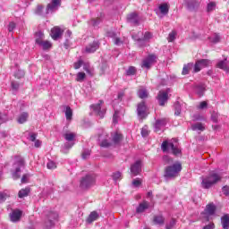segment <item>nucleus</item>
<instances>
[{"label":"nucleus","instance_id":"obj_63","mask_svg":"<svg viewBox=\"0 0 229 229\" xmlns=\"http://www.w3.org/2000/svg\"><path fill=\"white\" fill-rule=\"evenodd\" d=\"M15 30V22L11 21L8 25V31H13Z\"/></svg>","mask_w":229,"mask_h":229},{"label":"nucleus","instance_id":"obj_30","mask_svg":"<svg viewBox=\"0 0 229 229\" xmlns=\"http://www.w3.org/2000/svg\"><path fill=\"white\" fill-rule=\"evenodd\" d=\"M159 12L163 14V15H167V13H169V4H162L159 5Z\"/></svg>","mask_w":229,"mask_h":229},{"label":"nucleus","instance_id":"obj_12","mask_svg":"<svg viewBox=\"0 0 229 229\" xmlns=\"http://www.w3.org/2000/svg\"><path fill=\"white\" fill-rule=\"evenodd\" d=\"M141 171H142V162L140 160L136 161L131 166V173L133 176H137V175L140 174Z\"/></svg>","mask_w":229,"mask_h":229},{"label":"nucleus","instance_id":"obj_62","mask_svg":"<svg viewBox=\"0 0 229 229\" xmlns=\"http://www.w3.org/2000/svg\"><path fill=\"white\" fill-rule=\"evenodd\" d=\"M222 192L225 194V196H229V186H224L222 188Z\"/></svg>","mask_w":229,"mask_h":229},{"label":"nucleus","instance_id":"obj_35","mask_svg":"<svg viewBox=\"0 0 229 229\" xmlns=\"http://www.w3.org/2000/svg\"><path fill=\"white\" fill-rule=\"evenodd\" d=\"M217 67H218V69H222L223 71H226V72L229 71V67H228V64L226 63V59L218 62Z\"/></svg>","mask_w":229,"mask_h":229},{"label":"nucleus","instance_id":"obj_38","mask_svg":"<svg viewBox=\"0 0 229 229\" xmlns=\"http://www.w3.org/2000/svg\"><path fill=\"white\" fill-rule=\"evenodd\" d=\"M165 221V219L161 215L155 216H154V220H153L155 225H164Z\"/></svg>","mask_w":229,"mask_h":229},{"label":"nucleus","instance_id":"obj_20","mask_svg":"<svg viewBox=\"0 0 229 229\" xmlns=\"http://www.w3.org/2000/svg\"><path fill=\"white\" fill-rule=\"evenodd\" d=\"M98 49H99V42L93 41L91 44L86 47V53H95V51H98Z\"/></svg>","mask_w":229,"mask_h":229},{"label":"nucleus","instance_id":"obj_18","mask_svg":"<svg viewBox=\"0 0 229 229\" xmlns=\"http://www.w3.org/2000/svg\"><path fill=\"white\" fill-rule=\"evenodd\" d=\"M167 118L157 119L154 124L155 131H160L167 124Z\"/></svg>","mask_w":229,"mask_h":229},{"label":"nucleus","instance_id":"obj_58","mask_svg":"<svg viewBox=\"0 0 229 229\" xmlns=\"http://www.w3.org/2000/svg\"><path fill=\"white\" fill-rule=\"evenodd\" d=\"M117 119H119V112L115 111L114 115H113V123L114 124H117Z\"/></svg>","mask_w":229,"mask_h":229},{"label":"nucleus","instance_id":"obj_25","mask_svg":"<svg viewBox=\"0 0 229 229\" xmlns=\"http://www.w3.org/2000/svg\"><path fill=\"white\" fill-rule=\"evenodd\" d=\"M148 96H149L148 89H146L144 87H140L138 90V97L140 98V99H146Z\"/></svg>","mask_w":229,"mask_h":229},{"label":"nucleus","instance_id":"obj_53","mask_svg":"<svg viewBox=\"0 0 229 229\" xmlns=\"http://www.w3.org/2000/svg\"><path fill=\"white\" fill-rule=\"evenodd\" d=\"M30 179V174H25L22 175L21 182V183H28V180Z\"/></svg>","mask_w":229,"mask_h":229},{"label":"nucleus","instance_id":"obj_23","mask_svg":"<svg viewBox=\"0 0 229 229\" xmlns=\"http://www.w3.org/2000/svg\"><path fill=\"white\" fill-rule=\"evenodd\" d=\"M98 218L99 214H98L97 211H93L89 214L86 221L89 223V225H90L91 223H94V221H98Z\"/></svg>","mask_w":229,"mask_h":229},{"label":"nucleus","instance_id":"obj_5","mask_svg":"<svg viewBox=\"0 0 229 229\" xmlns=\"http://www.w3.org/2000/svg\"><path fill=\"white\" fill-rule=\"evenodd\" d=\"M14 158L15 171L13 173V180H19V178H21V169H22V167L25 165L24 158H22L21 156H15Z\"/></svg>","mask_w":229,"mask_h":229},{"label":"nucleus","instance_id":"obj_52","mask_svg":"<svg viewBox=\"0 0 229 229\" xmlns=\"http://www.w3.org/2000/svg\"><path fill=\"white\" fill-rule=\"evenodd\" d=\"M112 177L114 182H117V180H121V172L114 173Z\"/></svg>","mask_w":229,"mask_h":229},{"label":"nucleus","instance_id":"obj_59","mask_svg":"<svg viewBox=\"0 0 229 229\" xmlns=\"http://www.w3.org/2000/svg\"><path fill=\"white\" fill-rule=\"evenodd\" d=\"M219 40H221V37H219V35L217 34H215L214 38L211 39V42H213L214 44H217Z\"/></svg>","mask_w":229,"mask_h":229},{"label":"nucleus","instance_id":"obj_27","mask_svg":"<svg viewBox=\"0 0 229 229\" xmlns=\"http://www.w3.org/2000/svg\"><path fill=\"white\" fill-rule=\"evenodd\" d=\"M222 227L224 229L229 228V215L225 214L221 217Z\"/></svg>","mask_w":229,"mask_h":229},{"label":"nucleus","instance_id":"obj_33","mask_svg":"<svg viewBox=\"0 0 229 229\" xmlns=\"http://www.w3.org/2000/svg\"><path fill=\"white\" fill-rule=\"evenodd\" d=\"M83 69L87 72L88 74H89V76H94V68L90 67V64L85 63L83 64Z\"/></svg>","mask_w":229,"mask_h":229},{"label":"nucleus","instance_id":"obj_50","mask_svg":"<svg viewBox=\"0 0 229 229\" xmlns=\"http://www.w3.org/2000/svg\"><path fill=\"white\" fill-rule=\"evenodd\" d=\"M47 169H56V163L49 161L47 165Z\"/></svg>","mask_w":229,"mask_h":229},{"label":"nucleus","instance_id":"obj_14","mask_svg":"<svg viewBox=\"0 0 229 229\" xmlns=\"http://www.w3.org/2000/svg\"><path fill=\"white\" fill-rule=\"evenodd\" d=\"M147 110H148V107L146 106V103L140 102V104H138L137 113L139 117H141V119H144V117L148 115V114L146 113Z\"/></svg>","mask_w":229,"mask_h":229},{"label":"nucleus","instance_id":"obj_2","mask_svg":"<svg viewBox=\"0 0 229 229\" xmlns=\"http://www.w3.org/2000/svg\"><path fill=\"white\" fill-rule=\"evenodd\" d=\"M221 175L216 172H211L208 175L201 178L202 189H210L213 185H216L218 182H221Z\"/></svg>","mask_w":229,"mask_h":229},{"label":"nucleus","instance_id":"obj_42","mask_svg":"<svg viewBox=\"0 0 229 229\" xmlns=\"http://www.w3.org/2000/svg\"><path fill=\"white\" fill-rule=\"evenodd\" d=\"M86 76L87 75L83 72H78L77 77H76V81H80V82L83 81V80H85Z\"/></svg>","mask_w":229,"mask_h":229},{"label":"nucleus","instance_id":"obj_56","mask_svg":"<svg viewBox=\"0 0 229 229\" xmlns=\"http://www.w3.org/2000/svg\"><path fill=\"white\" fill-rule=\"evenodd\" d=\"M83 65V61L82 60H79L76 63L73 64V67L74 69H80V67H81Z\"/></svg>","mask_w":229,"mask_h":229},{"label":"nucleus","instance_id":"obj_64","mask_svg":"<svg viewBox=\"0 0 229 229\" xmlns=\"http://www.w3.org/2000/svg\"><path fill=\"white\" fill-rule=\"evenodd\" d=\"M216 228V225L214 223L208 224V225H205L202 229H214Z\"/></svg>","mask_w":229,"mask_h":229},{"label":"nucleus","instance_id":"obj_45","mask_svg":"<svg viewBox=\"0 0 229 229\" xmlns=\"http://www.w3.org/2000/svg\"><path fill=\"white\" fill-rule=\"evenodd\" d=\"M208 106V103L207 101H202L199 103V106H197L198 110H205Z\"/></svg>","mask_w":229,"mask_h":229},{"label":"nucleus","instance_id":"obj_36","mask_svg":"<svg viewBox=\"0 0 229 229\" xmlns=\"http://www.w3.org/2000/svg\"><path fill=\"white\" fill-rule=\"evenodd\" d=\"M142 35H144L142 32H138L137 34L131 35L133 40L137 42L139 47H140V40H142Z\"/></svg>","mask_w":229,"mask_h":229},{"label":"nucleus","instance_id":"obj_55","mask_svg":"<svg viewBox=\"0 0 229 229\" xmlns=\"http://www.w3.org/2000/svg\"><path fill=\"white\" fill-rule=\"evenodd\" d=\"M101 22V18L93 19L90 21V24L93 26H98Z\"/></svg>","mask_w":229,"mask_h":229},{"label":"nucleus","instance_id":"obj_60","mask_svg":"<svg viewBox=\"0 0 229 229\" xmlns=\"http://www.w3.org/2000/svg\"><path fill=\"white\" fill-rule=\"evenodd\" d=\"M203 119H205V118L201 114H194L193 115V121H203Z\"/></svg>","mask_w":229,"mask_h":229},{"label":"nucleus","instance_id":"obj_4","mask_svg":"<svg viewBox=\"0 0 229 229\" xmlns=\"http://www.w3.org/2000/svg\"><path fill=\"white\" fill-rule=\"evenodd\" d=\"M94 185H96L95 174H88L81 179L80 187L83 191H87V189H90V187H94Z\"/></svg>","mask_w":229,"mask_h":229},{"label":"nucleus","instance_id":"obj_40","mask_svg":"<svg viewBox=\"0 0 229 229\" xmlns=\"http://www.w3.org/2000/svg\"><path fill=\"white\" fill-rule=\"evenodd\" d=\"M176 35H177L176 30H172L169 33L168 38H167L168 42H174V40L176 39Z\"/></svg>","mask_w":229,"mask_h":229},{"label":"nucleus","instance_id":"obj_26","mask_svg":"<svg viewBox=\"0 0 229 229\" xmlns=\"http://www.w3.org/2000/svg\"><path fill=\"white\" fill-rule=\"evenodd\" d=\"M64 139H65V140H67L68 142H72V140H74V139H76V133L72 132V131H66L64 135H63Z\"/></svg>","mask_w":229,"mask_h":229},{"label":"nucleus","instance_id":"obj_24","mask_svg":"<svg viewBox=\"0 0 229 229\" xmlns=\"http://www.w3.org/2000/svg\"><path fill=\"white\" fill-rule=\"evenodd\" d=\"M194 90L197 96H199V98H201L203 94H205V84H199L195 86Z\"/></svg>","mask_w":229,"mask_h":229},{"label":"nucleus","instance_id":"obj_1","mask_svg":"<svg viewBox=\"0 0 229 229\" xmlns=\"http://www.w3.org/2000/svg\"><path fill=\"white\" fill-rule=\"evenodd\" d=\"M180 173H182V164L177 162L165 167L164 178L165 180H174V178L180 176Z\"/></svg>","mask_w":229,"mask_h":229},{"label":"nucleus","instance_id":"obj_8","mask_svg":"<svg viewBox=\"0 0 229 229\" xmlns=\"http://www.w3.org/2000/svg\"><path fill=\"white\" fill-rule=\"evenodd\" d=\"M155 64H157V55L151 54L142 60L140 67L142 69L149 70L153 65H155Z\"/></svg>","mask_w":229,"mask_h":229},{"label":"nucleus","instance_id":"obj_21","mask_svg":"<svg viewBox=\"0 0 229 229\" xmlns=\"http://www.w3.org/2000/svg\"><path fill=\"white\" fill-rule=\"evenodd\" d=\"M38 46L42 47L44 51H47L48 49H51L53 47V43L47 40L41 41L38 39Z\"/></svg>","mask_w":229,"mask_h":229},{"label":"nucleus","instance_id":"obj_6","mask_svg":"<svg viewBox=\"0 0 229 229\" xmlns=\"http://www.w3.org/2000/svg\"><path fill=\"white\" fill-rule=\"evenodd\" d=\"M105 102L103 100H99L98 104H93L90 106V108L96 115H98L100 119L105 117V114H106V107H105Z\"/></svg>","mask_w":229,"mask_h":229},{"label":"nucleus","instance_id":"obj_54","mask_svg":"<svg viewBox=\"0 0 229 229\" xmlns=\"http://www.w3.org/2000/svg\"><path fill=\"white\" fill-rule=\"evenodd\" d=\"M44 10V6L42 5H38L35 11V13L37 15H41L42 14V11Z\"/></svg>","mask_w":229,"mask_h":229},{"label":"nucleus","instance_id":"obj_10","mask_svg":"<svg viewBox=\"0 0 229 229\" xmlns=\"http://www.w3.org/2000/svg\"><path fill=\"white\" fill-rule=\"evenodd\" d=\"M62 35H64V30L62 28L58 26L52 28L50 36L53 40H58L59 38H62Z\"/></svg>","mask_w":229,"mask_h":229},{"label":"nucleus","instance_id":"obj_41","mask_svg":"<svg viewBox=\"0 0 229 229\" xmlns=\"http://www.w3.org/2000/svg\"><path fill=\"white\" fill-rule=\"evenodd\" d=\"M6 198H10V193L8 191H4L0 193V203L6 201Z\"/></svg>","mask_w":229,"mask_h":229},{"label":"nucleus","instance_id":"obj_3","mask_svg":"<svg viewBox=\"0 0 229 229\" xmlns=\"http://www.w3.org/2000/svg\"><path fill=\"white\" fill-rule=\"evenodd\" d=\"M172 149L173 155H180L182 150L178 148V140L173 139L171 141L165 140L161 144V149L163 153H169V149Z\"/></svg>","mask_w":229,"mask_h":229},{"label":"nucleus","instance_id":"obj_16","mask_svg":"<svg viewBox=\"0 0 229 229\" xmlns=\"http://www.w3.org/2000/svg\"><path fill=\"white\" fill-rule=\"evenodd\" d=\"M151 38H153V34L149 31L145 32L140 43V47H146V46H148V42H149Z\"/></svg>","mask_w":229,"mask_h":229},{"label":"nucleus","instance_id":"obj_51","mask_svg":"<svg viewBox=\"0 0 229 229\" xmlns=\"http://www.w3.org/2000/svg\"><path fill=\"white\" fill-rule=\"evenodd\" d=\"M141 135L142 137H148L149 135V131L148 130V127H143L141 129Z\"/></svg>","mask_w":229,"mask_h":229},{"label":"nucleus","instance_id":"obj_32","mask_svg":"<svg viewBox=\"0 0 229 229\" xmlns=\"http://www.w3.org/2000/svg\"><path fill=\"white\" fill-rule=\"evenodd\" d=\"M192 67L194 68V64L192 63L184 64L182 74H183V76L189 74V72L191 71V69H192Z\"/></svg>","mask_w":229,"mask_h":229},{"label":"nucleus","instance_id":"obj_11","mask_svg":"<svg viewBox=\"0 0 229 229\" xmlns=\"http://www.w3.org/2000/svg\"><path fill=\"white\" fill-rule=\"evenodd\" d=\"M169 99V91H159L157 95V101L160 105V106H164L165 103H167V100Z\"/></svg>","mask_w":229,"mask_h":229},{"label":"nucleus","instance_id":"obj_61","mask_svg":"<svg viewBox=\"0 0 229 229\" xmlns=\"http://www.w3.org/2000/svg\"><path fill=\"white\" fill-rule=\"evenodd\" d=\"M89 157H90V151L89 150H85L83 153H82V158L84 160H87V158H89Z\"/></svg>","mask_w":229,"mask_h":229},{"label":"nucleus","instance_id":"obj_22","mask_svg":"<svg viewBox=\"0 0 229 229\" xmlns=\"http://www.w3.org/2000/svg\"><path fill=\"white\" fill-rule=\"evenodd\" d=\"M111 135H112V141L114 144H120L121 140H123V134H121L119 131H115Z\"/></svg>","mask_w":229,"mask_h":229},{"label":"nucleus","instance_id":"obj_7","mask_svg":"<svg viewBox=\"0 0 229 229\" xmlns=\"http://www.w3.org/2000/svg\"><path fill=\"white\" fill-rule=\"evenodd\" d=\"M216 210H217L216 204L211 202L206 206L204 212L201 213V216L203 219H206V221H210V216H215Z\"/></svg>","mask_w":229,"mask_h":229},{"label":"nucleus","instance_id":"obj_9","mask_svg":"<svg viewBox=\"0 0 229 229\" xmlns=\"http://www.w3.org/2000/svg\"><path fill=\"white\" fill-rule=\"evenodd\" d=\"M212 65V61L208 59H199L196 61L193 66V72H199L201 69H205V67H210Z\"/></svg>","mask_w":229,"mask_h":229},{"label":"nucleus","instance_id":"obj_44","mask_svg":"<svg viewBox=\"0 0 229 229\" xmlns=\"http://www.w3.org/2000/svg\"><path fill=\"white\" fill-rule=\"evenodd\" d=\"M41 42L44 40V33L42 31L36 32V44H38V41Z\"/></svg>","mask_w":229,"mask_h":229},{"label":"nucleus","instance_id":"obj_47","mask_svg":"<svg viewBox=\"0 0 229 229\" xmlns=\"http://www.w3.org/2000/svg\"><path fill=\"white\" fill-rule=\"evenodd\" d=\"M216 10V2H210L208 4L207 11L208 12H214Z\"/></svg>","mask_w":229,"mask_h":229},{"label":"nucleus","instance_id":"obj_29","mask_svg":"<svg viewBox=\"0 0 229 229\" xmlns=\"http://www.w3.org/2000/svg\"><path fill=\"white\" fill-rule=\"evenodd\" d=\"M191 130L193 131H203L205 130V125L201 123H197L191 125Z\"/></svg>","mask_w":229,"mask_h":229},{"label":"nucleus","instance_id":"obj_46","mask_svg":"<svg viewBox=\"0 0 229 229\" xmlns=\"http://www.w3.org/2000/svg\"><path fill=\"white\" fill-rule=\"evenodd\" d=\"M102 140L101 143H100V146L102 148H110V146H112V143H110L108 141V140L105 139V140Z\"/></svg>","mask_w":229,"mask_h":229},{"label":"nucleus","instance_id":"obj_57","mask_svg":"<svg viewBox=\"0 0 229 229\" xmlns=\"http://www.w3.org/2000/svg\"><path fill=\"white\" fill-rule=\"evenodd\" d=\"M11 87H12L13 90L17 91V90H19L20 84L18 82L12 81Z\"/></svg>","mask_w":229,"mask_h":229},{"label":"nucleus","instance_id":"obj_17","mask_svg":"<svg viewBox=\"0 0 229 229\" xmlns=\"http://www.w3.org/2000/svg\"><path fill=\"white\" fill-rule=\"evenodd\" d=\"M61 3V0H52V3L48 4L47 6V13H49V11L55 12V10H58V6H60Z\"/></svg>","mask_w":229,"mask_h":229},{"label":"nucleus","instance_id":"obj_13","mask_svg":"<svg viewBox=\"0 0 229 229\" xmlns=\"http://www.w3.org/2000/svg\"><path fill=\"white\" fill-rule=\"evenodd\" d=\"M58 219V213L56 212H49L47 214V221L46 222L47 227L51 228V226H55V222Z\"/></svg>","mask_w":229,"mask_h":229},{"label":"nucleus","instance_id":"obj_39","mask_svg":"<svg viewBox=\"0 0 229 229\" xmlns=\"http://www.w3.org/2000/svg\"><path fill=\"white\" fill-rule=\"evenodd\" d=\"M134 74H137V68L135 66H130L126 71V75L134 76Z\"/></svg>","mask_w":229,"mask_h":229},{"label":"nucleus","instance_id":"obj_15","mask_svg":"<svg viewBox=\"0 0 229 229\" xmlns=\"http://www.w3.org/2000/svg\"><path fill=\"white\" fill-rule=\"evenodd\" d=\"M127 22L133 24L134 26H139V14L137 13H131L127 15Z\"/></svg>","mask_w":229,"mask_h":229},{"label":"nucleus","instance_id":"obj_28","mask_svg":"<svg viewBox=\"0 0 229 229\" xmlns=\"http://www.w3.org/2000/svg\"><path fill=\"white\" fill-rule=\"evenodd\" d=\"M149 208V203L144 201L142 203H140L139 205V207L137 208L136 211L138 212V214H140L142 212H144V210Z\"/></svg>","mask_w":229,"mask_h":229},{"label":"nucleus","instance_id":"obj_43","mask_svg":"<svg viewBox=\"0 0 229 229\" xmlns=\"http://www.w3.org/2000/svg\"><path fill=\"white\" fill-rule=\"evenodd\" d=\"M162 160L165 165H167L168 164H173V158H171V157L169 156H163Z\"/></svg>","mask_w":229,"mask_h":229},{"label":"nucleus","instance_id":"obj_34","mask_svg":"<svg viewBox=\"0 0 229 229\" xmlns=\"http://www.w3.org/2000/svg\"><path fill=\"white\" fill-rule=\"evenodd\" d=\"M30 191L31 190L30 189V187L21 189L18 193L19 198H26L27 196H29Z\"/></svg>","mask_w":229,"mask_h":229},{"label":"nucleus","instance_id":"obj_37","mask_svg":"<svg viewBox=\"0 0 229 229\" xmlns=\"http://www.w3.org/2000/svg\"><path fill=\"white\" fill-rule=\"evenodd\" d=\"M28 117H30L28 113H22L18 118L19 124H24L28 121Z\"/></svg>","mask_w":229,"mask_h":229},{"label":"nucleus","instance_id":"obj_31","mask_svg":"<svg viewBox=\"0 0 229 229\" xmlns=\"http://www.w3.org/2000/svg\"><path fill=\"white\" fill-rule=\"evenodd\" d=\"M64 108H65L64 114H65L66 120L72 121V109H71V106H64Z\"/></svg>","mask_w":229,"mask_h":229},{"label":"nucleus","instance_id":"obj_19","mask_svg":"<svg viewBox=\"0 0 229 229\" xmlns=\"http://www.w3.org/2000/svg\"><path fill=\"white\" fill-rule=\"evenodd\" d=\"M21 217H22V211L19 209L13 211L10 215V218L13 223H17L18 221H21Z\"/></svg>","mask_w":229,"mask_h":229},{"label":"nucleus","instance_id":"obj_49","mask_svg":"<svg viewBox=\"0 0 229 229\" xmlns=\"http://www.w3.org/2000/svg\"><path fill=\"white\" fill-rule=\"evenodd\" d=\"M176 225V219L173 218L169 224L166 225L165 229H173V227Z\"/></svg>","mask_w":229,"mask_h":229},{"label":"nucleus","instance_id":"obj_48","mask_svg":"<svg viewBox=\"0 0 229 229\" xmlns=\"http://www.w3.org/2000/svg\"><path fill=\"white\" fill-rule=\"evenodd\" d=\"M15 78H18V80H21V78H24V71L21 70H18L15 73H14Z\"/></svg>","mask_w":229,"mask_h":229}]
</instances>
